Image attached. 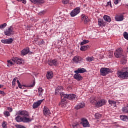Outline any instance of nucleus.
I'll return each instance as SVG.
<instances>
[{
	"instance_id": "nucleus-10",
	"label": "nucleus",
	"mask_w": 128,
	"mask_h": 128,
	"mask_svg": "<svg viewBox=\"0 0 128 128\" xmlns=\"http://www.w3.org/2000/svg\"><path fill=\"white\" fill-rule=\"evenodd\" d=\"M81 124L82 125L83 128H89L90 126V123H88V120L86 118L82 119Z\"/></svg>"
},
{
	"instance_id": "nucleus-37",
	"label": "nucleus",
	"mask_w": 128,
	"mask_h": 128,
	"mask_svg": "<svg viewBox=\"0 0 128 128\" xmlns=\"http://www.w3.org/2000/svg\"><path fill=\"white\" fill-rule=\"evenodd\" d=\"M8 126V122H6L4 121L2 123V127L4 128H6Z\"/></svg>"
},
{
	"instance_id": "nucleus-47",
	"label": "nucleus",
	"mask_w": 128,
	"mask_h": 128,
	"mask_svg": "<svg viewBox=\"0 0 128 128\" xmlns=\"http://www.w3.org/2000/svg\"><path fill=\"white\" fill-rule=\"evenodd\" d=\"M0 94H2L3 96H6V93L0 90Z\"/></svg>"
},
{
	"instance_id": "nucleus-57",
	"label": "nucleus",
	"mask_w": 128,
	"mask_h": 128,
	"mask_svg": "<svg viewBox=\"0 0 128 128\" xmlns=\"http://www.w3.org/2000/svg\"><path fill=\"white\" fill-rule=\"evenodd\" d=\"M7 66H10V64L8 63V64H7Z\"/></svg>"
},
{
	"instance_id": "nucleus-26",
	"label": "nucleus",
	"mask_w": 128,
	"mask_h": 128,
	"mask_svg": "<svg viewBox=\"0 0 128 128\" xmlns=\"http://www.w3.org/2000/svg\"><path fill=\"white\" fill-rule=\"evenodd\" d=\"M104 20L108 22H112V18H110V17L106 15L104 16Z\"/></svg>"
},
{
	"instance_id": "nucleus-28",
	"label": "nucleus",
	"mask_w": 128,
	"mask_h": 128,
	"mask_svg": "<svg viewBox=\"0 0 128 128\" xmlns=\"http://www.w3.org/2000/svg\"><path fill=\"white\" fill-rule=\"evenodd\" d=\"M28 52H30V49L28 48L24 49L22 51V55L26 56V54H28Z\"/></svg>"
},
{
	"instance_id": "nucleus-56",
	"label": "nucleus",
	"mask_w": 128,
	"mask_h": 128,
	"mask_svg": "<svg viewBox=\"0 0 128 128\" xmlns=\"http://www.w3.org/2000/svg\"><path fill=\"white\" fill-rule=\"evenodd\" d=\"M4 88V85H2V84H0V88Z\"/></svg>"
},
{
	"instance_id": "nucleus-14",
	"label": "nucleus",
	"mask_w": 128,
	"mask_h": 128,
	"mask_svg": "<svg viewBox=\"0 0 128 128\" xmlns=\"http://www.w3.org/2000/svg\"><path fill=\"white\" fill-rule=\"evenodd\" d=\"M43 100H40L36 102H34L32 105L33 108H37L38 107L40 106Z\"/></svg>"
},
{
	"instance_id": "nucleus-12",
	"label": "nucleus",
	"mask_w": 128,
	"mask_h": 128,
	"mask_svg": "<svg viewBox=\"0 0 128 128\" xmlns=\"http://www.w3.org/2000/svg\"><path fill=\"white\" fill-rule=\"evenodd\" d=\"M1 42H2V44H12V42H14V39H12V38H10L8 39L2 40Z\"/></svg>"
},
{
	"instance_id": "nucleus-34",
	"label": "nucleus",
	"mask_w": 128,
	"mask_h": 128,
	"mask_svg": "<svg viewBox=\"0 0 128 128\" xmlns=\"http://www.w3.org/2000/svg\"><path fill=\"white\" fill-rule=\"evenodd\" d=\"M94 60V57L92 56L86 58V60L87 62H92Z\"/></svg>"
},
{
	"instance_id": "nucleus-8",
	"label": "nucleus",
	"mask_w": 128,
	"mask_h": 128,
	"mask_svg": "<svg viewBox=\"0 0 128 128\" xmlns=\"http://www.w3.org/2000/svg\"><path fill=\"white\" fill-rule=\"evenodd\" d=\"M12 34H14V28H12V26H10L8 30L4 32V34L8 36H10Z\"/></svg>"
},
{
	"instance_id": "nucleus-7",
	"label": "nucleus",
	"mask_w": 128,
	"mask_h": 128,
	"mask_svg": "<svg viewBox=\"0 0 128 128\" xmlns=\"http://www.w3.org/2000/svg\"><path fill=\"white\" fill-rule=\"evenodd\" d=\"M16 114L22 116H30L28 111L24 110H20L17 112Z\"/></svg>"
},
{
	"instance_id": "nucleus-60",
	"label": "nucleus",
	"mask_w": 128,
	"mask_h": 128,
	"mask_svg": "<svg viewBox=\"0 0 128 128\" xmlns=\"http://www.w3.org/2000/svg\"><path fill=\"white\" fill-rule=\"evenodd\" d=\"M18 2H22V0H18Z\"/></svg>"
},
{
	"instance_id": "nucleus-40",
	"label": "nucleus",
	"mask_w": 128,
	"mask_h": 128,
	"mask_svg": "<svg viewBox=\"0 0 128 128\" xmlns=\"http://www.w3.org/2000/svg\"><path fill=\"white\" fill-rule=\"evenodd\" d=\"M7 24L6 23H4L3 24H2L1 25H0V28L2 30V28H6V26Z\"/></svg>"
},
{
	"instance_id": "nucleus-1",
	"label": "nucleus",
	"mask_w": 128,
	"mask_h": 128,
	"mask_svg": "<svg viewBox=\"0 0 128 128\" xmlns=\"http://www.w3.org/2000/svg\"><path fill=\"white\" fill-rule=\"evenodd\" d=\"M62 102L59 104V106L61 108L64 106V102H66V98L70 100H78V97L76 95L74 94H64V92L60 94Z\"/></svg>"
},
{
	"instance_id": "nucleus-19",
	"label": "nucleus",
	"mask_w": 128,
	"mask_h": 128,
	"mask_svg": "<svg viewBox=\"0 0 128 128\" xmlns=\"http://www.w3.org/2000/svg\"><path fill=\"white\" fill-rule=\"evenodd\" d=\"M115 20H116V22H122L124 20V15L123 14H120L117 15L115 17Z\"/></svg>"
},
{
	"instance_id": "nucleus-50",
	"label": "nucleus",
	"mask_w": 128,
	"mask_h": 128,
	"mask_svg": "<svg viewBox=\"0 0 128 128\" xmlns=\"http://www.w3.org/2000/svg\"><path fill=\"white\" fill-rule=\"evenodd\" d=\"M114 4H118V0H114Z\"/></svg>"
},
{
	"instance_id": "nucleus-13",
	"label": "nucleus",
	"mask_w": 128,
	"mask_h": 128,
	"mask_svg": "<svg viewBox=\"0 0 128 128\" xmlns=\"http://www.w3.org/2000/svg\"><path fill=\"white\" fill-rule=\"evenodd\" d=\"M48 64L49 66H58V60L54 59L53 60H48Z\"/></svg>"
},
{
	"instance_id": "nucleus-4",
	"label": "nucleus",
	"mask_w": 128,
	"mask_h": 128,
	"mask_svg": "<svg viewBox=\"0 0 128 128\" xmlns=\"http://www.w3.org/2000/svg\"><path fill=\"white\" fill-rule=\"evenodd\" d=\"M110 72H112V71H110V68H102L100 69V76H106V74H108Z\"/></svg>"
},
{
	"instance_id": "nucleus-55",
	"label": "nucleus",
	"mask_w": 128,
	"mask_h": 128,
	"mask_svg": "<svg viewBox=\"0 0 128 128\" xmlns=\"http://www.w3.org/2000/svg\"><path fill=\"white\" fill-rule=\"evenodd\" d=\"M41 12V14H44L45 13H46V12H44V11H42V12Z\"/></svg>"
},
{
	"instance_id": "nucleus-30",
	"label": "nucleus",
	"mask_w": 128,
	"mask_h": 128,
	"mask_svg": "<svg viewBox=\"0 0 128 128\" xmlns=\"http://www.w3.org/2000/svg\"><path fill=\"white\" fill-rule=\"evenodd\" d=\"M88 48H90V46H81L80 50L82 52H86V50H88Z\"/></svg>"
},
{
	"instance_id": "nucleus-17",
	"label": "nucleus",
	"mask_w": 128,
	"mask_h": 128,
	"mask_svg": "<svg viewBox=\"0 0 128 128\" xmlns=\"http://www.w3.org/2000/svg\"><path fill=\"white\" fill-rule=\"evenodd\" d=\"M86 70L84 68H79L78 70L74 71L75 74H84V72H86Z\"/></svg>"
},
{
	"instance_id": "nucleus-21",
	"label": "nucleus",
	"mask_w": 128,
	"mask_h": 128,
	"mask_svg": "<svg viewBox=\"0 0 128 128\" xmlns=\"http://www.w3.org/2000/svg\"><path fill=\"white\" fill-rule=\"evenodd\" d=\"M84 102H82L81 103L78 104L77 106H75V108L76 110H80V108H84Z\"/></svg>"
},
{
	"instance_id": "nucleus-39",
	"label": "nucleus",
	"mask_w": 128,
	"mask_h": 128,
	"mask_svg": "<svg viewBox=\"0 0 128 128\" xmlns=\"http://www.w3.org/2000/svg\"><path fill=\"white\" fill-rule=\"evenodd\" d=\"M4 116H10V112H8V111L4 112Z\"/></svg>"
},
{
	"instance_id": "nucleus-24",
	"label": "nucleus",
	"mask_w": 128,
	"mask_h": 128,
	"mask_svg": "<svg viewBox=\"0 0 128 128\" xmlns=\"http://www.w3.org/2000/svg\"><path fill=\"white\" fill-rule=\"evenodd\" d=\"M98 24L99 26H106V22L102 20V19H98Z\"/></svg>"
},
{
	"instance_id": "nucleus-22",
	"label": "nucleus",
	"mask_w": 128,
	"mask_h": 128,
	"mask_svg": "<svg viewBox=\"0 0 128 128\" xmlns=\"http://www.w3.org/2000/svg\"><path fill=\"white\" fill-rule=\"evenodd\" d=\"M82 20H84V24L88 22V17L84 15V14H82Z\"/></svg>"
},
{
	"instance_id": "nucleus-20",
	"label": "nucleus",
	"mask_w": 128,
	"mask_h": 128,
	"mask_svg": "<svg viewBox=\"0 0 128 128\" xmlns=\"http://www.w3.org/2000/svg\"><path fill=\"white\" fill-rule=\"evenodd\" d=\"M48 80H50L54 78V73L52 71H48L46 74Z\"/></svg>"
},
{
	"instance_id": "nucleus-36",
	"label": "nucleus",
	"mask_w": 128,
	"mask_h": 128,
	"mask_svg": "<svg viewBox=\"0 0 128 128\" xmlns=\"http://www.w3.org/2000/svg\"><path fill=\"white\" fill-rule=\"evenodd\" d=\"M122 112H128V106H125V107H123L122 108Z\"/></svg>"
},
{
	"instance_id": "nucleus-11",
	"label": "nucleus",
	"mask_w": 128,
	"mask_h": 128,
	"mask_svg": "<svg viewBox=\"0 0 128 128\" xmlns=\"http://www.w3.org/2000/svg\"><path fill=\"white\" fill-rule=\"evenodd\" d=\"M43 114L46 116H48L50 114V110L48 108L46 107V106H44L43 110Z\"/></svg>"
},
{
	"instance_id": "nucleus-44",
	"label": "nucleus",
	"mask_w": 128,
	"mask_h": 128,
	"mask_svg": "<svg viewBox=\"0 0 128 128\" xmlns=\"http://www.w3.org/2000/svg\"><path fill=\"white\" fill-rule=\"evenodd\" d=\"M16 128H26L24 126H22V125L20 124H17L16 126Z\"/></svg>"
},
{
	"instance_id": "nucleus-18",
	"label": "nucleus",
	"mask_w": 128,
	"mask_h": 128,
	"mask_svg": "<svg viewBox=\"0 0 128 128\" xmlns=\"http://www.w3.org/2000/svg\"><path fill=\"white\" fill-rule=\"evenodd\" d=\"M62 86H58L56 89L55 94H60H60H62Z\"/></svg>"
},
{
	"instance_id": "nucleus-42",
	"label": "nucleus",
	"mask_w": 128,
	"mask_h": 128,
	"mask_svg": "<svg viewBox=\"0 0 128 128\" xmlns=\"http://www.w3.org/2000/svg\"><path fill=\"white\" fill-rule=\"evenodd\" d=\"M16 78H14L12 82V86H16Z\"/></svg>"
},
{
	"instance_id": "nucleus-49",
	"label": "nucleus",
	"mask_w": 128,
	"mask_h": 128,
	"mask_svg": "<svg viewBox=\"0 0 128 128\" xmlns=\"http://www.w3.org/2000/svg\"><path fill=\"white\" fill-rule=\"evenodd\" d=\"M18 86L20 88L24 89V86H22L20 84L18 85Z\"/></svg>"
},
{
	"instance_id": "nucleus-9",
	"label": "nucleus",
	"mask_w": 128,
	"mask_h": 128,
	"mask_svg": "<svg viewBox=\"0 0 128 128\" xmlns=\"http://www.w3.org/2000/svg\"><path fill=\"white\" fill-rule=\"evenodd\" d=\"M72 60L75 64H80L83 60L82 58L80 56H76L73 58Z\"/></svg>"
},
{
	"instance_id": "nucleus-2",
	"label": "nucleus",
	"mask_w": 128,
	"mask_h": 128,
	"mask_svg": "<svg viewBox=\"0 0 128 128\" xmlns=\"http://www.w3.org/2000/svg\"><path fill=\"white\" fill-rule=\"evenodd\" d=\"M90 102L92 104L95 106H97L98 108H100V106H104L106 104V101L105 100H96V98L91 97L90 98Z\"/></svg>"
},
{
	"instance_id": "nucleus-6",
	"label": "nucleus",
	"mask_w": 128,
	"mask_h": 128,
	"mask_svg": "<svg viewBox=\"0 0 128 128\" xmlns=\"http://www.w3.org/2000/svg\"><path fill=\"white\" fill-rule=\"evenodd\" d=\"M114 54L116 58H120V56H124L122 54V48H119L114 52Z\"/></svg>"
},
{
	"instance_id": "nucleus-41",
	"label": "nucleus",
	"mask_w": 128,
	"mask_h": 128,
	"mask_svg": "<svg viewBox=\"0 0 128 128\" xmlns=\"http://www.w3.org/2000/svg\"><path fill=\"white\" fill-rule=\"evenodd\" d=\"M62 2L64 4H70V0H62Z\"/></svg>"
},
{
	"instance_id": "nucleus-5",
	"label": "nucleus",
	"mask_w": 128,
	"mask_h": 128,
	"mask_svg": "<svg viewBox=\"0 0 128 128\" xmlns=\"http://www.w3.org/2000/svg\"><path fill=\"white\" fill-rule=\"evenodd\" d=\"M80 12V7L76 8L75 9H74L70 13V14L71 16H76L77 14H78Z\"/></svg>"
},
{
	"instance_id": "nucleus-27",
	"label": "nucleus",
	"mask_w": 128,
	"mask_h": 128,
	"mask_svg": "<svg viewBox=\"0 0 128 128\" xmlns=\"http://www.w3.org/2000/svg\"><path fill=\"white\" fill-rule=\"evenodd\" d=\"M15 120L16 122H22V117L18 115L16 117Z\"/></svg>"
},
{
	"instance_id": "nucleus-53",
	"label": "nucleus",
	"mask_w": 128,
	"mask_h": 128,
	"mask_svg": "<svg viewBox=\"0 0 128 128\" xmlns=\"http://www.w3.org/2000/svg\"><path fill=\"white\" fill-rule=\"evenodd\" d=\"M21 2H22L23 4H26V0H21Z\"/></svg>"
},
{
	"instance_id": "nucleus-59",
	"label": "nucleus",
	"mask_w": 128,
	"mask_h": 128,
	"mask_svg": "<svg viewBox=\"0 0 128 128\" xmlns=\"http://www.w3.org/2000/svg\"><path fill=\"white\" fill-rule=\"evenodd\" d=\"M110 8H112V4H110Z\"/></svg>"
},
{
	"instance_id": "nucleus-52",
	"label": "nucleus",
	"mask_w": 128,
	"mask_h": 128,
	"mask_svg": "<svg viewBox=\"0 0 128 128\" xmlns=\"http://www.w3.org/2000/svg\"><path fill=\"white\" fill-rule=\"evenodd\" d=\"M112 4V2H108L107 4L106 5V6H110V4Z\"/></svg>"
},
{
	"instance_id": "nucleus-32",
	"label": "nucleus",
	"mask_w": 128,
	"mask_h": 128,
	"mask_svg": "<svg viewBox=\"0 0 128 128\" xmlns=\"http://www.w3.org/2000/svg\"><path fill=\"white\" fill-rule=\"evenodd\" d=\"M126 56H124L121 60L122 64H126Z\"/></svg>"
},
{
	"instance_id": "nucleus-16",
	"label": "nucleus",
	"mask_w": 128,
	"mask_h": 128,
	"mask_svg": "<svg viewBox=\"0 0 128 128\" xmlns=\"http://www.w3.org/2000/svg\"><path fill=\"white\" fill-rule=\"evenodd\" d=\"M74 78L75 80H82V76L80 74L78 73H76V74H74Z\"/></svg>"
},
{
	"instance_id": "nucleus-3",
	"label": "nucleus",
	"mask_w": 128,
	"mask_h": 128,
	"mask_svg": "<svg viewBox=\"0 0 128 128\" xmlns=\"http://www.w3.org/2000/svg\"><path fill=\"white\" fill-rule=\"evenodd\" d=\"M118 78H120L122 80H126V78H128V67H124L120 71L118 72Z\"/></svg>"
},
{
	"instance_id": "nucleus-29",
	"label": "nucleus",
	"mask_w": 128,
	"mask_h": 128,
	"mask_svg": "<svg viewBox=\"0 0 128 128\" xmlns=\"http://www.w3.org/2000/svg\"><path fill=\"white\" fill-rule=\"evenodd\" d=\"M120 118L122 120H124V122L128 120V116L126 115L120 116Z\"/></svg>"
},
{
	"instance_id": "nucleus-35",
	"label": "nucleus",
	"mask_w": 128,
	"mask_h": 128,
	"mask_svg": "<svg viewBox=\"0 0 128 128\" xmlns=\"http://www.w3.org/2000/svg\"><path fill=\"white\" fill-rule=\"evenodd\" d=\"M88 42H90V41L88 40H84L82 42H80V46H84V44H88Z\"/></svg>"
},
{
	"instance_id": "nucleus-31",
	"label": "nucleus",
	"mask_w": 128,
	"mask_h": 128,
	"mask_svg": "<svg viewBox=\"0 0 128 128\" xmlns=\"http://www.w3.org/2000/svg\"><path fill=\"white\" fill-rule=\"evenodd\" d=\"M38 92L39 96H42V94L44 92V89L42 88H38Z\"/></svg>"
},
{
	"instance_id": "nucleus-45",
	"label": "nucleus",
	"mask_w": 128,
	"mask_h": 128,
	"mask_svg": "<svg viewBox=\"0 0 128 128\" xmlns=\"http://www.w3.org/2000/svg\"><path fill=\"white\" fill-rule=\"evenodd\" d=\"M78 126V123H73L72 124V126L73 128H76Z\"/></svg>"
},
{
	"instance_id": "nucleus-15",
	"label": "nucleus",
	"mask_w": 128,
	"mask_h": 128,
	"mask_svg": "<svg viewBox=\"0 0 128 128\" xmlns=\"http://www.w3.org/2000/svg\"><path fill=\"white\" fill-rule=\"evenodd\" d=\"M12 62L17 64H22V60L16 57L12 59Z\"/></svg>"
},
{
	"instance_id": "nucleus-51",
	"label": "nucleus",
	"mask_w": 128,
	"mask_h": 128,
	"mask_svg": "<svg viewBox=\"0 0 128 128\" xmlns=\"http://www.w3.org/2000/svg\"><path fill=\"white\" fill-rule=\"evenodd\" d=\"M8 110H9V112H12V108L8 107Z\"/></svg>"
},
{
	"instance_id": "nucleus-46",
	"label": "nucleus",
	"mask_w": 128,
	"mask_h": 128,
	"mask_svg": "<svg viewBox=\"0 0 128 128\" xmlns=\"http://www.w3.org/2000/svg\"><path fill=\"white\" fill-rule=\"evenodd\" d=\"M36 84V82H34L32 84L29 85L28 86L29 88H33L34 86Z\"/></svg>"
},
{
	"instance_id": "nucleus-38",
	"label": "nucleus",
	"mask_w": 128,
	"mask_h": 128,
	"mask_svg": "<svg viewBox=\"0 0 128 128\" xmlns=\"http://www.w3.org/2000/svg\"><path fill=\"white\" fill-rule=\"evenodd\" d=\"M108 102L110 104H111V106H112V104H116V102L112 100H108Z\"/></svg>"
},
{
	"instance_id": "nucleus-54",
	"label": "nucleus",
	"mask_w": 128,
	"mask_h": 128,
	"mask_svg": "<svg viewBox=\"0 0 128 128\" xmlns=\"http://www.w3.org/2000/svg\"><path fill=\"white\" fill-rule=\"evenodd\" d=\"M16 82L18 84V86H19L20 84V80H16Z\"/></svg>"
},
{
	"instance_id": "nucleus-48",
	"label": "nucleus",
	"mask_w": 128,
	"mask_h": 128,
	"mask_svg": "<svg viewBox=\"0 0 128 128\" xmlns=\"http://www.w3.org/2000/svg\"><path fill=\"white\" fill-rule=\"evenodd\" d=\"M8 64H14V63L12 61H10V60H8Z\"/></svg>"
},
{
	"instance_id": "nucleus-25",
	"label": "nucleus",
	"mask_w": 128,
	"mask_h": 128,
	"mask_svg": "<svg viewBox=\"0 0 128 128\" xmlns=\"http://www.w3.org/2000/svg\"><path fill=\"white\" fill-rule=\"evenodd\" d=\"M32 2H33V4H44V0H30Z\"/></svg>"
},
{
	"instance_id": "nucleus-23",
	"label": "nucleus",
	"mask_w": 128,
	"mask_h": 128,
	"mask_svg": "<svg viewBox=\"0 0 128 128\" xmlns=\"http://www.w3.org/2000/svg\"><path fill=\"white\" fill-rule=\"evenodd\" d=\"M22 122H32V119L30 118L24 116L22 118Z\"/></svg>"
},
{
	"instance_id": "nucleus-43",
	"label": "nucleus",
	"mask_w": 128,
	"mask_h": 128,
	"mask_svg": "<svg viewBox=\"0 0 128 128\" xmlns=\"http://www.w3.org/2000/svg\"><path fill=\"white\" fill-rule=\"evenodd\" d=\"M124 38H126V40H128V34L127 32H124Z\"/></svg>"
},
{
	"instance_id": "nucleus-58",
	"label": "nucleus",
	"mask_w": 128,
	"mask_h": 128,
	"mask_svg": "<svg viewBox=\"0 0 128 128\" xmlns=\"http://www.w3.org/2000/svg\"><path fill=\"white\" fill-rule=\"evenodd\" d=\"M41 42H42V44H44V40H42Z\"/></svg>"
},
{
	"instance_id": "nucleus-33",
	"label": "nucleus",
	"mask_w": 128,
	"mask_h": 128,
	"mask_svg": "<svg viewBox=\"0 0 128 128\" xmlns=\"http://www.w3.org/2000/svg\"><path fill=\"white\" fill-rule=\"evenodd\" d=\"M95 118L96 120H99L102 118V114H100V113H96L94 115Z\"/></svg>"
}]
</instances>
